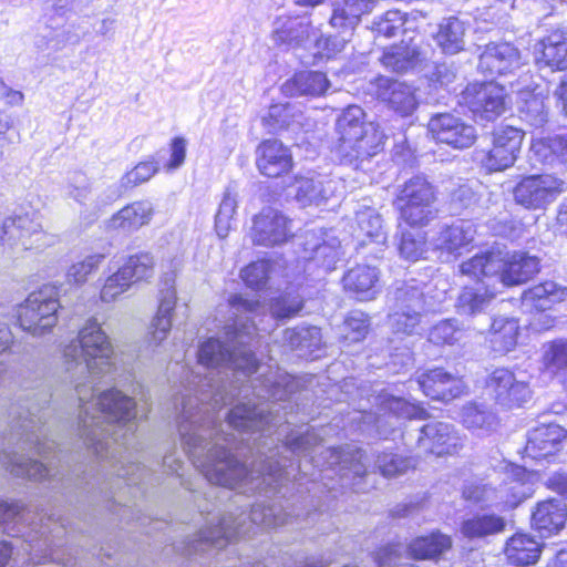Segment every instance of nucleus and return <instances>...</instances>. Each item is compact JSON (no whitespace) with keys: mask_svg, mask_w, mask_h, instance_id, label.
<instances>
[{"mask_svg":"<svg viewBox=\"0 0 567 567\" xmlns=\"http://www.w3.org/2000/svg\"><path fill=\"white\" fill-rule=\"evenodd\" d=\"M229 318L224 334L230 344L210 338L198 350V365L205 370L202 378L197 372L183 384L176 408L178 433L185 452L200 473L212 484L238 489L240 493L277 492L289 480L286 458H276L279 446L270 454L264 452V437L271 435L275 417L265 403L250 400L239 402L227 414L225 423L219 422L216 409L231 403L233 391L257 371V360L250 348L256 331H268L258 327L268 317L271 320L286 319L302 308L299 296L286 293L270 305L267 315L258 302L239 295L229 298L226 305Z\"/></svg>","mask_w":567,"mask_h":567,"instance_id":"f257e3e1","label":"nucleus"},{"mask_svg":"<svg viewBox=\"0 0 567 567\" xmlns=\"http://www.w3.org/2000/svg\"><path fill=\"white\" fill-rule=\"evenodd\" d=\"M68 372L83 377L73 380L80 402V431L84 444L101 457H116L118 447L126 444L136 430L135 402L116 389L93 394V379H114L118 370V355L96 319L86 320L78 337L62 351Z\"/></svg>","mask_w":567,"mask_h":567,"instance_id":"f03ea898","label":"nucleus"},{"mask_svg":"<svg viewBox=\"0 0 567 567\" xmlns=\"http://www.w3.org/2000/svg\"><path fill=\"white\" fill-rule=\"evenodd\" d=\"M336 156L340 163L354 168L383 150L384 134L379 125L365 120V113L359 105H349L336 121Z\"/></svg>","mask_w":567,"mask_h":567,"instance_id":"7ed1b4c3","label":"nucleus"},{"mask_svg":"<svg viewBox=\"0 0 567 567\" xmlns=\"http://www.w3.org/2000/svg\"><path fill=\"white\" fill-rule=\"evenodd\" d=\"M288 523V514L281 505H264L257 503L249 514L240 513L238 516L229 513L213 520L192 539L187 546V554L198 553L207 546L224 547L230 540L249 533L251 525L266 528L277 527Z\"/></svg>","mask_w":567,"mask_h":567,"instance_id":"20e7f679","label":"nucleus"},{"mask_svg":"<svg viewBox=\"0 0 567 567\" xmlns=\"http://www.w3.org/2000/svg\"><path fill=\"white\" fill-rule=\"evenodd\" d=\"M507 481L498 487L484 480L467 481L462 491L463 497L472 503L506 512L517 507L530 496V474L522 466H506Z\"/></svg>","mask_w":567,"mask_h":567,"instance_id":"39448f33","label":"nucleus"},{"mask_svg":"<svg viewBox=\"0 0 567 567\" xmlns=\"http://www.w3.org/2000/svg\"><path fill=\"white\" fill-rule=\"evenodd\" d=\"M60 302L53 288L43 287L31 292L17 308L20 328L34 336L50 333L58 323Z\"/></svg>","mask_w":567,"mask_h":567,"instance_id":"423d86ee","label":"nucleus"},{"mask_svg":"<svg viewBox=\"0 0 567 567\" xmlns=\"http://www.w3.org/2000/svg\"><path fill=\"white\" fill-rule=\"evenodd\" d=\"M30 519V513L16 502L0 501V530L3 534L13 537H23L29 543L30 558L34 564H41L47 559H53L51 551H49L48 539H38L33 533H38L27 524Z\"/></svg>","mask_w":567,"mask_h":567,"instance_id":"0eeeda50","label":"nucleus"},{"mask_svg":"<svg viewBox=\"0 0 567 567\" xmlns=\"http://www.w3.org/2000/svg\"><path fill=\"white\" fill-rule=\"evenodd\" d=\"M1 241L13 250H40L54 243V237L42 229L39 216L24 214L3 221Z\"/></svg>","mask_w":567,"mask_h":567,"instance_id":"6e6552de","label":"nucleus"},{"mask_svg":"<svg viewBox=\"0 0 567 567\" xmlns=\"http://www.w3.org/2000/svg\"><path fill=\"white\" fill-rule=\"evenodd\" d=\"M567 188V184L549 174L523 178L514 188L515 202L527 209H544Z\"/></svg>","mask_w":567,"mask_h":567,"instance_id":"1a4fd4ad","label":"nucleus"},{"mask_svg":"<svg viewBox=\"0 0 567 567\" xmlns=\"http://www.w3.org/2000/svg\"><path fill=\"white\" fill-rule=\"evenodd\" d=\"M396 309L389 316V324L396 334L411 336L421 330L425 309L424 293L414 285H405L395 292Z\"/></svg>","mask_w":567,"mask_h":567,"instance_id":"9d476101","label":"nucleus"},{"mask_svg":"<svg viewBox=\"0 0 567 567\" xmlns=\"http://www.w3.org/2000/svg\"><path fill=\"white\" fill-rule=\"evenodd\" d=\"M63 192L94 217L103 206L122 196V192L113 186L92 187L86 175L81 172H73L66 177Z\"/></svg>","mask_w":567,"mask_h":567,"instance_id":"9b49d317","label":"nucleus"},{"mask_svg":"<svg viewBox=\"0 0 567 567\" xmlns=\"http://www.w3.org/2000/svg\"><path fill=\"white\" fill-rule=\"evenodd\" d=\"M509 95L495 82L473 83L463 92V101L475 117L492 121L503 113Z\"/></svg>","mask_w":567,"mask_h":567,"instance_id":"f8f14e48","label":"nucleus"},{"mask_svg":"<svg viewBox=\"0 0 567 567\" xmlns=\"http://www.w3.org/2000/svg\"><path fill=\"white\" fill-rule=\"evenodd\" d=\"M487 388L496 402L508 409L523 405L532 396V390L525 377L505 368L492 372L487 379Z\"/></svg>","mask_w":567,"mask_h":567,"instance_id":"ddd939ff","label":"nucleus"},{"mask_svg":"<svg viewBox=\"0 0 567 567\" xmlns=\"http://www.w3.org/2000/svg\"><path fill=\"white\" fill-rule=\"evenodd\" d=\"M311 462L316 467H321L320 471H337L343 482L342 486H346L350 478L361 480L367 472L363 452L357 447L326 449L319 456H311Z\"/></svg>","mask_w":567,"mask_h":567,"instance_id":"4468645a","label":"nucleus"},{"mask_svg":"<svg viewBox=\"0 0 567 567\" xmlns=\"http://www.w3.org/2000/svg\"><path fill=\"white\" fill-rule=\"evenodd\" d=\"M292 221L281 212L265 208L252 219L250 238L255 245L275 247L285 244L292 235Z\"/></svg>","mask_w":567,"mask_h":567,"instance_id":"2eb2a0df","label":"nucleus"},{"mask_svg":"<svg viewBox=\"0 0 567 567\" xmlns=\"http://www.w3.org/2000/svg\"><path fill=\"white\" fill-rule=\"evenodd\" d=\"M524 132L514 126H501L493 134V146L482 158L483 166L489 172L511 167L520 151Z\"/></svg>","mask_w":567,"mask_h":567,"instance_id":"dca6fc26","label":"nucleus"},{"mask_svg":"<svg viewBox=\"0 0 567 567\" xmlns=\"http://www.w3.org/2000/svg\"><path fill=\"white\" fill-rule=\"evenodd\" d=\"M427 128L432 137L456 150L471 147L477 137L473 125L451 113H441L431 117Z\"/></svg>","mask_w":567,"mask_h":567,"instance_id":"f3484780","label":"nucleus"},{"mask_svg":"<svg viewBox=\"0 0 567 567\" xmlns=\"http://www.w3.org/2000/svg\"><path fill=\"white\" fill-rule=\"evenodd\" d=\"M318 32L308 17L280 16L272 23L271 38L279 45L311 49Z\"/></svg>","mask_w":567,"mask_h":567,"instance_id":"a211bd4d","label":"nucleus"},{"mask_svg":"<svg viewBox=\"0 0 567 567\" xmlns=\"http://www.w3.org/2000/svg\"><path fill=\"white\" fill-rule=\"evenodd\" d=\"M532 76L525 73L516 82L511 83V94L516 95L518 109L524 118L533 126H543L547 122L545 96L538 86L533 85Z\"/></svg>","mask_w":567,"mask_h":567,"instance_id":"6ab92c4d","label":"nucleus"},{"mask_svg":"<svg viewBox=\"0 0 567 567\" xmlns=\"http://www.w3.org/2000/svg\"><path fill=\"white\" fill-rule=\"evenodd\" d=\"M344 193L340 178L316 175L297 179L296 199L302 206L321 205L331 198H339Z\"/></svg>","mask_w":567,"mask_h":567,"instance_id":"aec40b11","label":"nucleus"},{"mask_svg":"<svg viewBox=\"0 0 567 567\" xmlns=\"http://www.w3.org/2000/svg\"><path fill=\"white\" fill-rule=\"evenodd\" d=\"M417 446L423 452L437 456L454 454L463 446V439L451 424L432 422L420 430Z\"/></svg>","mask_w":567,"mask_h":567,"instance_id":"412c9836","label":"nucleus"},{"mask_svg":"<svg viewBox=\"0 0 567 567\" xmlns=\"http://www.w3.org/2000/svg\"><path fill=\"white\" fill-rule=\"evenodd\" d=\"M176 300L174 278H165L159 289L158 308L150 324L147 342L151 347L157 348L166 340L172 329V318Z\"/></svg>","mask_w":567,"mask_h":567,"instance_id":"4be33fe9","label":"nucleus"},{"mask_svg":"<svg viewBox=\"0 0 567 567\" xmlns=\"http://www.w3.org/2000/svg\"><path fill=\"white\" fill-rule=\"evenodd\" d=\"M372 85L377 97L402 116L411 115L419 105L415 90L405 83L378 76Z\"/></svg>","mask_w":567,"mask_h":567,"instance_id":"5701e85b","label":"nucleus"},{"mask_svg":"<svg viewBox=\"0 0 567 567\" xmlns=\"http://www.w3.org/2000/svg\"><path fill=\"white\" fill-rule=\"evenodd\" d=\"M523 65L522 55L513 44L491 43L480 55L478 69L487 75L513 73Z\"/></svg>","mask_w":567,"mask_h":567,"instance_id":"b1692460","label":"nucleus"},{"mask_svg":"<svg viewBox=\"0 0 567 567\" xmlns=\"http://www.w3.org/2000/svg\"><path fill=\"white\" fill-rule=\"evenodd\" d=\"M475 235L476 228L473 221L457 219L451 225H443L433 238L432 245L434 249L456 257L468 250Z\"/></svg>","mask_w":567,"mask_h":567,"instance_id":"393cba45","label":"nucleus"},{"mask_svg":"<svg viewBox=\"0 0 567 567\" xmlns=\"http://www.w3.org/2000/svg\"><path fill=\"white\" fill-rule=\"evenodd\" d=\"M535 63L551 71L567 70V28L556 29L534 45Z\"/></svg>","mask_w":567,"mask_h":567,"instance_id":"a878e982","label":"nucleus"},{"mask_svg":"<svg viewBox=\"0 0 567 567\" xmlns=\"http://www.w3.org/2000/svg\"><path fill=\"white\" fill-rule=\"evenodd\" d=\"M305 259L315 260L326 271L334 269L340 259V243L334 237H329L321 229H310L303 235Z\"/></svg>","mask_w":567,"mask_h":567,"instance_id":"bb28decb","label":"nucleus"},{"mask_svg":"<svg viewBox=\"0 0 567 567\" xmlns=\"http://www.w3.org/2000/svg\"><path fill=\"white\" fill-rule=\"evenodd\" d=\"M417 384L426 396L440 401L457 398L465 390L462 379L440 368L422 373L417 378Z\"/></svg>","mask_w":567,"mask_h":567,"instance_id":"cd10ccee","label":"nucleus"},{"mask_svg":"<svg viewBox=\"0 0 567 567\" xmlns=\"http://www.w3.org/2000/svg\"><path fill=\"white\" fill-rule=\"evenodd\" d=\"M567 431L558 424H542L528 432L525 453L534 460L546 458L560 451Z\"/></svg>","mask_w":567,"mask_h":567,"instance_id":"c85d7f7f","label":"nucleus"},{"mask_svg":"<svg viewBox=\"0 0 567 567\" xmlns=\"http://www.w3.org/2000/svg\"><path fill=\"white\" fill-rule=\"evenodd\" d=\"M539 271V260L525 252L502 254V268L495 280L504 286L526 282Z\"/></svg>","mask_w":567,"mask_h":567,"instance_id":"c756f323","label":"nucleus"},{"mask_svg":"<svg viewBox=\"0 0 567 567\" xmlns=\"http://www.w3.org/2000/svg\"><path fill=\"white\" fill-rule=\"evenodd\" d=\"M374 7V0H334L329 23L338 33L352 35L361 17L371 13Z\"/></svg>","mask_w":567,"mask_h":567,"instance_id":"7c9ffc66","label":"nucleus"},{"mask_svg":"<svg viewBox=\"0 0 567 567\" xmlns=\"http://www.w3.org/2000/svg\"><path fill=\"white\" fill-rule=\"evenodd\" d=\"M257 166L268 177H278L292 166L290 151L278 140H266L257 148Z\"/></svg>","mask_w":567,"mask_h":567,"instance_id":"2f4dec72","label":"nucleus"},{"mask_svg":"<svg viewBox=\"0 0 567 567\" xmlns=\"http://www.w3.org/2000/svg\"><path fill=\"white\" fill-rule=\"evenodd\" d=\"M343 286L359 300H372L379 293V271L369 265H357L343 276Z\"/></svg>","mask_w":567,"mask_h":567,"instance_id":"473e14b6","label":"nucleus"},{"mask_svg":"<svg viewBox=\"0 0 567 567\" xmlns=\"http://www.w3.org/2000/svg\"><path fill=\"white\" fill-rule=\"evenodd\" d=\"M567 519V505L564 501L550 498L539 502L532 514V523L544 535L558 533Z\"/></svg>","mask_w":567,"mask_h":567,"instance_id":"72a5a7b5","label":"nucleus"},{"mask_svg":"<svg viewBox=\"0 0 567 567\" xmlns=\"http://www.w3.org/2000/svg\"><path fill=\"white\" fill-rule=\"evenodd\" d=\"M496 295L497 290L494 285L485 280H480L472 286H466L457 298V312L464 316L481 313L487 309Z\"/></svg>","mask_w":567,"mask_h":567,"instance_id":"f704fd0d","label":"nucleus"},{"mask_svg":"<svg viewBox=\"0 0 567 567\" xmlns=\"http://www.w3.org/2000/svg\"><path fill=\"white\" fill-rule=\"evenodd\" d=\"M506 519L495 513H476L461 523L460 532L470 540L486 539L503 533Z\"/></svg>","mask_w":567,"mask_h":567,"instance_id":"c9c22d12","label":"nucleus"},{"mask_svg":"<svg viewBox=\"0 0 567 567\" xmlns=\"http://www.w3.org/2000/svg\"><path fill=\"white\" fill-rule=\"evenodd\" d=\"M542 553V544L532 535L517 533L513 535L505 546V555L509 564L528 566L535 564Z\"/></svg>","mask_w":567,"mask_h":567,"instance_id":"e433bc0d","label":"nucleus"},{"mask_svg":"<svg viewBox=\"0 0 567 567\" xmlns=\"http://www.w3.org/2000/svg\"><path fill=\"white\" fill-rule=\"evenodd\" d=\"M154 209L151 203L134 202L112 216L107 227L114 230L132 231L146 225L152 219Z\"/></svg>","mask_w":567,"mask_h":567,"instance_id":"4c0bfd02","label":"nucleus"},{"mask_svg":"<svg viewBox=\"0 0 567 567\" xmlns=\"http://www.w3.org/2000/svg\"><path fill=\"white\" fill-rule=\"evenodd\" d=\"M2 464L16 476L29 477L34 481L51 480L55 474L44 464L32 460L30 456L20 454L17 451L1 452Z\"/></svg>","mask_w":567,"mask_h":567,"instance_id":"58836bf2","label":"nucleus"},{"mask_svg":"<svg viewBox=\"0 0 567 567\" xmlns=\"http://www.w3.org/2000/svg\"><path fill=\"white\" fill-rule=\"evenodd\" d=\"M567 298V289L554 281H545L523 293V306L529 309L547 310Z\"/></svg>","mask_w":567,"mask_h":567,"instance_id":"ea45409f","label":"nucleus"},{"mask_svg":"<svg viewBox=\"0 0 567 567\" xmlns=\"http://www.w3.org/2000/svg\"><path fill=\"white\" fill-rule=\"evenodd\" d=\"M251 388L252 394L259 399L285 401L292 393L295 385L291 375L277 370L264 380H254Z\"/></svg>","mask_w":567,"mask_h":567,"instance_id":"a19ab883","label":"nucleus"},{"mask_svg":"<svg viewBox=\"0 0 567 567\" xmlns=\"http://www.w3.org/2000/svg\"><path fill=\"white\" fill-rule=\"evenodd\" d=\"M330 83L324 73L317 71H302L282 85V92L286 95H312L318 96L323 94Z\"/></svg>","mask_w":567,"mask_h":567,"instance_id":"79ce46f5","label":"nucleus"},{"mask_svg":"<svg viewBox=\"0 0 567 567\" xmlns=\"http://www.w3.org/2000/svg\"><path fill=\"white\" fill-rule=\"evenodd\" d=\"M452 539L441 532H433L426 536H420L410 542L406 553L414 559H434L450 550Z\"/></svg>","mask_w":567,"mask_h":567,"instance_id":"37998d69","label":"nucleus"},{"mask_svg":"<svg viewBox=\"0 0 567 567\" xmlns=\"http://www.w3.org/2000/svg\"><path fill=\"white\" fill-rule=\"evenodd\" d=\"M466 24L458 18L443 19L434 37L436 44L444 53L455 54L464 49Z\"/></svg>","mask_w":567,"mask_h":567,"instance_id":"c03bdc74","label":"nucleus"},{"mask_svg":"<svg viewBox=\"0 0 567 567\" xmlns=\"http://www.w3.org/2000/svg\"><path fill=\"white\" fill-rule=\"evenodd\" d=\"M43 408L35 410L28 408V415H20L21 423L19 424V429L21 430L19 443V449L24 450V445H28L29 449L35 450L39 455L45 456L48 451H51L54 446L53 442H42L40 440V434L34 430L38 429V424L42 423V415L38 413Z\"/></svg>","mask_w":567,"mask_h":567,"instance_id":"a18cd8bd","label":"nucleus"},{"mask_svg":"<svg viewBox=\"0 0 567 567\" xmlns=\"http://www.w3.org/2000/svg\"><path fill=\"white\" fill-rule=\"evenodd\" d=\"M463 425L478 434H488L496 430L498 420L496 414L483 403H468L461 413Z\"/></svg>","mask_w":567,"mask_h":567,"instance_id":"49530a36","label":"nucleus"},{"mask_svg":"<svg viewBox=\"0 0 567 567\" xmlns=\"http://www.w3.org/2000/svg\"><path fill=\"white\" fill-rule=\"evenodd\" d=\"M502 268V252H486L476 255L473 258L461 264V272L465 276L474 277L480 280H495Z\"/></svg>","mask_w":567,"mask_h":567,"instance_id":"de8ad7c7","label":"nucleus"},{"mask_svg":"<svg viewBox=\"0 0 567 567\" xmlns=\"http://www.w3.org/2000/svg\"><path fill=\"white\" fill-rule=\"evenodd\" d=\"M421 53L415 45H393L383 52L382 64L394 72H404L420 62Z\"/></svg>","mask_w":567,"mask_h":567,"instance_id":"09e8293b","label":"nucleus"},{"mask_svg":"<svg viewBox=\"0 0 567 567\" xmlns=\"http://www.w3.org/2000/svg\"><path fill=\"white\" fill-rule=\"evenodd\" d=\"M518 322L513 318L494 319L491 326V343L497 352H508L514 349L518 337Z\"/></svg>","mask_w":567,"mask_h":567,"instance_id":"8fccbe9b","label":"nucleus"},{"mask_svg":"<svg viewBox=\"0 0 567 567\" xmlns=\"http://www.w3.org/2000/svg\"><path fill=\"white\" fill-rule=\"evenodd\" d=\"M355 220L358 224L357 237L359 239L365 237L372 243H385L386 238L382 229V219L374 208L363 206V209L355 213ZM362 243L365 244L364 239H362Z\"/></svg>","mask_w":567,"mask_h":567,"instance_id":"3c124183","label":"nucleus"},{"mask_svg":"<svg viewBox=\"0 0 567 567\" xmlns=\"http://www.w3.org/2000/svg\"><path fill=\"white\" fill-rule=\"evenodd\" d=\"M434 192L431 184L423 176H414L403 185L396 205L433 203Z\"/></svg>","mask_w":567,"mask_h":567,"instance_id":"603ef678","label":"nucleus"},{"mask_svg":"<svg viewBox=\"0 0 567 567\" xmlns=\"http://www.w3.org/2000/svg\"><path fill=\"white\" fill-rule=\"evenodd\" d=\"M285 342L292 349L312 352L321 344V331L317 327H297L287 329L284 334Z\"/></svg>","mask_w":567,"mask_h":567,"instance_id":"864d4df0","label":"nucleus"},{"mask_svg":"<svg viewBox=\"0 0 567 567\" xmlns=\"http://www.w3.org/2000/svg\"><path fill=\"white\" fill-rule=\"evenodd\" d=\"M237 193L227 187L215 216V229L219 238H226L233 227L234 216L237 209Z\"/></svg>","mask_w":567,"mask_h":567,"instance_id":"5fc2aeb1","label":"nucleus"},{"mask_svg":"<svg viewBox=\"0 0 567 567\" xmlns=\"http://www.w3.org/2000/svg\"><path fill=\"white\" fill-rule=\"evenodd\" d=\"M159 171V163L155 156H151L147 161L140 162L131 171H128L120 181V185H112L122 193L148 182Z\"/></svg>","mask_w":567,"mask_h":567,"instance_id":"6e6d98bb","label":"nucleus"},{"mask_svg":"<svg viewBox=\"0 0 567 567\" xmlns=\"http://www.w3.org/2000/svg\"><path fill=\"white\" fill-rule=\"evenodd\" d=\"M401 229V239L399 244L400 255L411 261H415L423 257L426 252V240L422 230H405L402 223L399 224Z\"/></svg>","mask_w":567,"mask_h":567,"instance_id":"4d7b16f0","label":"nucleus"},{"mask_svg":"<svg viewBox=\"0 0 567 567\" xmlns=\"http://www.w3.org/2000/svg\"><path fill=\"white\" fill-rule=\"evenodd\" d=\"M543 364L551 374L567 370V340L557 339L545 343L543 346Z\"/></svg>","mask_w":567,"mask_h":567,"instance_id":"13d9d810","label":"nucleus"},{"mask_svg":"<svg viewBox=\"0 0 567 567\" xmlns=\"http://www.w3.org/2000/svg\"><path fill=\"white\" fill-rule=\"evenodd\" d=\"M127 274L123 267H120L105 279L100 292L103 302H112L130 289L133 281Z\"/></svg>","mask_w":567,"mask_h":567,"instance_id":"bf43d9fd","label":"nucleus"},{"mask_svg":"<svg viewBox=\"0 0 567 567\" xmlns=\"http://www.w3.org/2000/svg\"><path fill=\"white\" fill-rule=\"evenodd\" d=\"M154 258L148 252L130 256L122 266L133 282L146 280L153 276Z\"/></svg>","mask_w":567,"mask_h":567,"instance_id":"052dcab7","label":"nucleus"},{"mask_svg":"<svg viewBox=\"0 0 567 567\" xmlns=\"http://www.w3.org/2000/svg\"><path fill=\"white\" fill-rule=\"evenodd\" d=\"M274 264L269 260L251 262L241 270V278L245 284L255 290L262 289L271 277Z\"/></svg>","mask_w":567,"mask_h":567,"instance_id":"680f3d73","label":"nucleus"},{"mask_svg":"<svg viewBox=\"0 0 567 567\" xmlns=\"http://www.w3.org/2000/svg\"><path fill=\"white\" fill-rule=\"evenodd\" d=\"M400 210V219L411 227H422L433 218L432 203L424 204H401L396 205Z\"/></svg>","mask_w":567,"mask_h":567,"instance_id":"e2e57ef3","label":"nucleus"},{"mask_svg":"<svg viewBox=\"0 0 567 567\" xmlns=\"http://www.w3.org/2000/svg\"><path fill=\"white\" fill-rule=\"evenodd\" d=\"M285 452H290L293 455L307 456L313 451L321 449L319 446L318 435L313 431H306L298 435H290L287 437L285 444L280 446Z\"/></svg>","mask_w":567,"mask_h":567,"instance_id":"0e129e2a","label":"nucleus"},{"mask_svg":"<svg viewBox=\"0 0 567 567\" xmlns=\"http://www.w3.org/2000/svg\"><path fill=\"white\" fill-rule=\"evenodd\" d=\"M381 404L384 410L399 417L424 419L426 416V412L421 405L411 403L402 398L383 396Z\"/></svg>","mask_w":567,"mask_h":567,"instance_id":"69168bd1","label":"nucleus"},{"mask_svg":"<svg viewBox=\"0 0 567 567\" xmlns=\"http://www.w3.org/2000/svg\"><path fill=\"white\" fill-rule=\"evenodd\" d=\"M320 31L313 37L311 49L315 50V55L321 58H331L332 55L341 52L346 44L350 41L351 34L338 33L336 37L323 38L319 35Z\"/></svg>","mask_w":567,"mask_h":567,"instance_id":"338daca9","label":"nucleus"},{"mask_svg":"<svg viewBox=\"0 0 567 567\" xmlns=\"http://www.w3.org/2000/svg\"><path fill=\"white\" fill-rule=\"evenodd\" d=\"M368 329V317L361 311H352L343 323L342 336L349 343L359 342L365 338Z\"/></svg>","mask_w":567,"mask_h":567,"instance_id":"774afa93","label":"nucleus"}]
</instances>
